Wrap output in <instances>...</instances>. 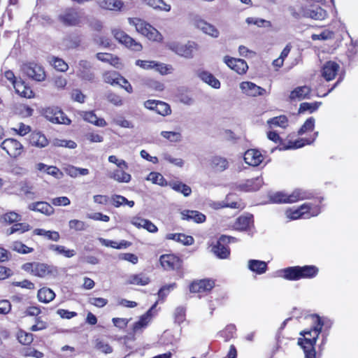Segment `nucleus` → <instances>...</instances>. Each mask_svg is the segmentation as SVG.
<instances>
[{
	"label": "nucleus",
	"mask_w": 358,
	"mask_h": 358,
	"mask_svg": "<svg viewBox=\"0 0 358 358\" xmlns=\"http://www.w3.org/2000/svg\"><path fill=\"white\" fill-rule=\"evenodd\" d=\"M313 320V327L310 330L301 331L300 335L303 338L298 339V345L303 350L304 358H316L315 345L324 325L322 319L319 316H314Z\"/></svg>",
	"instance_id": "obj_1"
},
{
	"label": "nucleus",
	"mask_w": 358,
	"mask_h": 358,
	"mask_svg": "<svg viewBox=\"0 0 358 358\" xmlns=\"http://www.w3.org/2000/svg\"><path fill=\"white\" fill-rule=\"evenodd\" d=\"M312 197L309 191L303 189H295L291 194H286L282 192H278L270 195L269 199L272 203H292L301 200L308 199Z\"/></svg>",
	"instance_id": "obj_2"
},
{
	"label": "nucleus",
	"mask_w": 358,
	"mask_h": 358,
	"mask_svg": "<svg viewBox=\"0 0 358 358\" xmlns=\"http://www.w3.org/2000/svg\"><path fill=\"white\" fill-rule=\"evenodd\" d=\"M321 212L320 207L317 204L305 203L297 208H289L285 211L286 217L290 220L309 219L318 215Z\"/></svg>",
	"instance_id": "obj_3"
},
{
	"label": "nucleus",
	"mask_w": 358,
	"mask_h": 358,
	"mask_svg": "<svg viewBox=\"0 0 358 358\" xmlns=\"http://www.w3.org/2000/svg\"><path fill=\"white\" fill-rule=\"evenodd\" d=\"M129 23L135 27L136 30L141 34L147 37L149 40L153 41H162V35L152 26L147 23L144 20L134 17L128 19Z\"/></svg>",
	"instance_id": "obj_4"
},
{
	"label": "nucleus",
	"mask_w": 358,
	"mask_h": 358,
	"mask_svg": "<svg viewBox=\"0 0 358 358\" xmlns=\"http://www.w3.org/2000/svg\"><path fill=\"white\" fill-rule=\"evenodd\" d=\"M75 73L83 80L91 83L94 81L95 74L92 70V64L87 60H80L76 65Z\"/></svg>",
	"instance_id": "obj_5"
},
{
	"label": "nucleus",
	"mask_w": 358,
	"mask_h": 358,
	"mask_svg": "<svg viewBox=\"0 0 358 358\" xmlns=\"http://www.w3.org/2000/svg\"><path fill=\"white\" fill-rule=\"evenodd\" d=\"M22 70L28 77L36 81H43L45 78L42 66L34 62L23 64Z\"/></svg>",
	"instance_id": "obj_6"
},
{
	"label": "nucleus",
	"mask_w": 358,
	"mask_h": 358,
	"mask_svg": "<svg viewBox=\"0 0 358 358\" xmlns=\"http://www.w3.org/2000/svg\"><path fill=\"white\" fill-rule=\"evenodd\" d=\"M113 34L117 41L132 50L138 52L142 50L141 44L136 41L123 31L120 29H113Z\"/></svg>",
	"instance_id": "obj_7"
},
{
	"label": "nucleus",
	"mask_w": 358,
	"mask_h": 358,
	"mask_svg": "<svg viewBox=\"0 0 358 358\" xmlns=\"http://www.w3.org/2000/svg\"><path fill=\"white\" fill-rule=\"evenodd\" d=\"M168 47L177 55L187 58H190L192 57V52L196 48V44L194 42L190 41L186 44L171 42L168 44Z\"/></svg>",
	"instance_id": "obj_8"
},
{
	"label": "nucleus",
	"mask_w": 358,
	"mask_h": 358,
	"mask_svg": "<svg viewBox=\"0 0 358 358\" xmlns=\"http://www.w3.org/2000/svg\"><path fill=\"white\" fill-rule=\"evenodd\" d=\"M1 148L13 158L19 157L22 151L23 146L18 141L14 138L5 139L1 144Z\"/></svg>",
	"instance_id": "obj_9"
},
{
	"label": "nucleus",
	"mask_w": 358,
	"mask_h": 358,
	"mask_svg": "<svg viewBox=\"0 0 358 358\" xmlns=\"http://www.w3.org/2000/svg\"><path fill=\"white\" fill-rule=\"evenodd\" d=\"M33 275L40 278L56 277L58 273L57 267L44 263L35 262Z\"/></svg>",
	"instance_id": "obj_10"
},
{
	"label": "nucleus",
	"mask_w": 358,
	"mask_h": 358,
	"mask_svg": "<svg viewBox=\"0 0 358 358\" xmlns=\"http://www.w3.org/2000/svg\"><path fill=\"white\" fill-rule=\"evenodd\" d=\"M215 286V282L210 279H201L193 281L189 285L192 293L206 294Z\"/></svg>",
	"instance_id": "obj_11"
},
{
	"label": "nucleus",
	"mask_w": 358,
	"mask_h": 358,
	"mask_svg": "<svg viewBox=\"0 0 358 358\" xmlns=\"http://www.w3.org/2000/svg\"><path fill=\"white\" fill-rule=\"evenodd\" d=\"M143 106L147 109L155 110L157 113L162 116L169 115L171 113L170 106L164 101L150 99L145 101Z\"/></svg>",
	"instance_id": "obj_12"
},
{
	"label": "nucleus",
	"mask_w": 358,
	"mask_h": 358,
	"mask_svg": "<svg viewBox=\"0 0 358 358\" xmlns=\"http://www.w3.org/2000/svg\"><path fill=\"white\" fill-rule=\"evenodd\" d=\"M229 238L226 235H222L212 247V252L219 259H227L230 255V250L226 245V241Z\"/></svg>",
	"instance_id": "obj_13"
},
{
	"label": "nucleus",
	"mask_w": 358,
	"mask_h": 358,
	"mask_svg": "<svg viewBox=\"0 0 358 358\" xmlns=\"http://www.w3.org/2000/svg\"><path fill=\"white\" fill-rule=\"evenodd\" d=\"M159 261L162 267L167 271L178 270L182 266L180 259L173 254L162 255Z\"/></svg>",
	"instance_id": "obj_14"
},
{
	"label": "nucleus",
	"mask_w": 358,
	"mask_h": 358,
	"mask_svg": "<svg viewBox=\"0 0 358 358\" xmlns=\"http://www.w3.org/2000/svg\"><path fill=\"white\" fill-rule=\"evenodd\" d=\"M46 118L56 124H69L71 123L70 119L58 108H48L45 110Z\"/></svg>",
	"instance_id": "obj_15"
},
{
	"label": "nucleus",
	"mask_w": 358,
	"mask_h": 358,
	"mask_svg": "<svg viewBox=\"0 0 358 358\" xmlns=\"http://www.w3.org/2000/svg\"><path fill=\"white\" fill-rule=\"evenodd\" d=\"M224 62L232 70L238 74H244L248 69V66L246 62L242 59H236L225 56L224 57Z\"/></svg>",
	"instance_id": "obj_16"
},
{
	"label": "nucleus",
	"mask_w": 358,
	"mask_h": 358,
	"mask_svg": "<svg viewBox=\"0 0 358 358\" xmlns=\"http://www.w3.org/2000/svg\"><path fill=\"white\" fill-rule=\"evenodd\" d=\"M155 303L145 314L141 315L136 322L133 325V332L134 334L141 333L145 329L152 320V311L156 307Z\"/></svg>",
	"instance_id": "obj_17"
},
{
	"label": "nucleus",
	"mask_w": 358,
	"mask_h": 358,
	"mask_svg": "<svg viewBox=\"0 0 358 358\" xmlns=\"http://www.w3.org/2000/svg\"><path fill=\"white\" fill-rule=\"evenodd\" d=\"M60 21L68 26H76L80 22V16L76 10L69 8L59 15Z\"/></svg>",
	"instance_id": "obj_18"
},
{
	"label": "nucleus",
	"mask_w": 358,
	"mask_h": 358,
	"mask_svg": "<svg viewBox=\"0 0 358 358\" xmlns=\"http://www.w3.org/2000/svg\"><path fill=\"white\" fill-rule=\"evenodd\" d=\"M264 159V155L259 150L256 149L248 150L244 155V161L250 166H257Z\"/></svg>",
	"instance_id": "obj_19"
},
{
	"label": "nucleus",
	"mask_w": 358,
	"mask_h": 358,
	"mask_svg": "<svg viewBox=\"0 0 358 358\" xmlns=\"http://www.w3.org/2000/svg\"><path fill=\"white\" fill-rule=\"evenodd\" d=\"M240 88L243 93L251 96L263 95L266 92L264 88L249 81L242 82L240 84Z\"/></svg>",
	"instance_id": "obj_20"
},
{
	"label": "nucleus",
	"mask_w": 358,
	"mask_h": 358,
	"mask_svg": "<svg viewBox=\"0 0 358 358\" xmlns=\"http://www.w3.org/2000/svg\"><path fill=\"white\" fill-rule=\"evenodd\" d=\"M303 16L316 20H322L327 16V11L319 6H310L303 10Z\"/></svg>",
	"instance_id": "obj_21"
},
{
	"label": "nucleus",
	"mask_w": 358,
	"mask_h": 358,
	"mask_svg": "<svg viewBox=\"0 0 358 358\" xmlns=\"http://www.w3.org/2000/svg\"><path fill=\"white\" fill-rule=\"evenodd\" d=\"M263 185V179L262 177H257L252 179H248L240 183L237 188L243 192H252L259 189Z\"/></svg>",
	"instance_id": "obj_22"
},
{
	"label": "nucleus",
	"mask_w": 358,
	"mask_h": 358,
	"mask_svg": "<svg viewBox=\"0 0 358 358\" xmlns=\"http://www.w3.org/2000/svg\"><path fill=\"white\" fill-rule=\"evenodd\" d=\"M194 25L203 33L213 37L217 38L220 35L218 29L213 24L204 21L202 19H195Z\"/></svg>",
	"instance_id": "obj_23"
},
{
	"label": "nucleus",
	"mask_w": 358,
	"mask_h": 358,
	"mask_svg": "<svg viewBox=\"0 0 358 358\" xmlns=\"http://www.w3.org/2000/svg\"><path fill=\"white\" fill-rule=\"evenodd\" d=\"M339 69L340 66L336 62L334 61L327 62L322 67V76L327 81L331 80L336 77Z\"/></svg>",
	"instance_id": "obj_24"
},
{
	"label": "nucleus",
	"mask_w": 358,
	"mask_h": 358,
	"mask_svg": "<svg viewBox=\"0 0 358 358\" xmlns=\"http://www.w3.org/2000/svg\"><path fill=\"white\" fill-rule=\"evenodd\" d=\"M318 135V132H315L314 134V138L311 140L308 138H300L294 141H289L287 144H283L282 147L279 148L280 150H292V149H297L303 147L306 145H310L313 143L316 137Z\"/></svg>",
	"instance_id": "obj_25"
},
{
	"label": "nucleus",
	"mask_w": 358,
	"mask_h": 358,
	"mask_svg": "<svg viewBox=\"0 0 358 358\" xmlns=\"http://www.w3.org/2000/svg\"><path fill=\"white\" fill-rule=\"evenodd\" d=\"M30 210L41 213L46 215H50L54 213V208L50 204L45 201H37L28 206Z\"/></svg>",
	"instance_id": "obj_26"
},
{
	"label": "nucleus",
	"mask_w": 358,
	"mask_h": 358,
	"mask_svg": "<svg viewBox=\"0 0 358 358\" xmlns=\"http://www.w3.org/2000/svg\"><path fill=\"white\" fill-rule=\"evenodd\" d=\"M252 215H243L238 217L234 224V228L238 231H246L250 229L253 222Z\"/></svg>",
	"instance_id": "obj_27"
},
{
	"label": "nucleus",
	"mask_w": 358,
	"mask_h": 358,
	"mask_svg": "<svg viewBox=\"0 0 358 358\" xmlns=\"http://www.w3.org/2000/svg\"><path fill=\"white\" fill-rule=\"evenodd\" d=\"M181 218L185 220L194 221L196 223H202L206 220V216L196 210H185L181 212Z\"/></svg>",
	"instance_id": "obj_28"
},
{
	"label": "nucleus",
	"mask_w": 358,
	"mask_h": 358,
	"mask_svg": "<svg viewBox=\"0 0 358 358\" xmlns=\"http://www.w3.org/2000/svg\"><path fill=\"white\" fill-rule=\"evenodd\" d=\"M98 5L103 9L120 11L124 3L121 0H96Z\"/></svg>",
	"instance_id": "obj_29"
},
{
	"label": "nucleus",
	"mask_w": 358,
	"mask_h": 358,
	"mask_svg": "<svg viewBox=\"0 0 358 358\" xmlns=\"http://www.w3.org/2000/svg\"><path fill=\"white\" fill-rule=\"evenodd\" d=\"M150 278L143 273L131 274L128 276L127 283L129 285L145 286L150 282Z\"/></svg>",
	"instance_id": "obj_30"
},
{
	"label": "nucleus",
	"mask_w": 358,
	"mask_h": 358,
	"mask_svg": "<svg viewBox=\"0 0 358 358\" xmlns=\"http://www.w3.org/2000/svg\"><path fill=\"white\" fill-rule=\"evenodd\" d=\"M29 140L31 145L38 148H45L48 144V141L45 136L41 132H32L29 136Z\"/></svg>",
	"instance_id": "obj_31"
},
{
	"label": "nucleus",
	"mask_w": 358,
	"mask_h": 358,
	"mask_svg": "<svg viewBox=\"0 0 358 358\" xmlns=\"http://www.w3.org/2000/svg\"><path fill=\"white\" fill-rule=\"evenodd\" d=\"M248 268L252 272L261 275L267 270V263L257 259H250L248 262Z\"/></svg>",
	"instance_id": "obj_32"
},
{
	"label": "nucleus",
	"mask_w": 358,
	"mask_h": 358,
	"mask_svg": "<svg viewBox=\"0 0 358 358\" xmlns=\"http://www.w3.org/2000/svg\"><path fill=\"white\" fill-rule=\"evenodd\" d=\"M13 87L17 94L24 98H31L33 96L31 89L27 86L24 81H13Z\"/></svg>",
	"instance_id": "obj_33"
},
{
	"label": "nucleus",
	"mask_w": 358,
	"mask_h": 358,
	"mask_svg": "<svg viewBox=\"0 0 358 358\" xmlns=\"http://www.w3.org/2000/svg\"><path fill=\"white\" fill-rule=\"evenodd\" d=\"M198 76L206 83L215 89L220 87V82L210 72L201 71L198 72Z\"/></svg>",
	"instance_id": "obj_34"
},
{
	"label": "nucleus",
	"mask_w": 358,
	"mask_h": 358,
	"mask_svg": "<svg viewBox=\"0 0 358 358\" xmlns=\"http://www.w3.org/2000/svg\"><path fill=\"white\" fill-rule=\"evenodd\" d=\"M299 280L301 278H313L318 273V268L313 265L299 266Z\"/></svg>",
	"instance_id": "obj_35"
},
{
	"label": "nucleus",
	"mask_w": 358,
	"mask_h": 358,
	"mask_svg": "<svg viewBox=\"0 0 358 358\" xmlns=\"http://www.w3.org/2000/svg\"><path fill=\"white\" fill-rule=\"evenodd\" d=\"M166 238L181 243L184 245H191L194 243L193 237L184 234H168L166 236Z\"/></svg>",
	"instance_id": "obj_36"
},
{
	"label": "nucleus",
	"mask_w": 358,
	"mask_h": 358,
	"mask_svg": "<svg viewBox=\"0 0 358 358\" xmlns=\"http://www.w3.org/2000/svg\"><path fill=\"white\" fill-rule=\"evenodd\" d=\"M83 119L96 127H103L107 125L106 120L103 118L98 117L93 111L85 112Z\"/></svg>",
	"instance_id": "obj_37"
},
{
	"label": "nucleus",
	"mask_w": 358,
	"mask_h": 358,
	"mask_svg": "<svg viewBox=\"0 0 358 358\" xmlns=\"http://www.w3.org/2000/svg\"><path fill=\"white\" fill-rule=\"evenodd\" d=\"M118 182L128 183L131 180V176L122 169L114 170L109 176Z\"/></svg>",
	"instance_id": "obj_38"
},
{
	"label": "nucleus",
	"mask_w": 358,
	"mask_h": 358,
	"mask_svg": "<svg viewBox=\"0 0 358 358\" xmlns=\"http://www.w3.org/2000/svg\"><path fill=\"white\" fill-rule=\"evenodd\" d=\"M310 92V89L308 86L298 87L291 92L289 98L292 100L303 99L307 98Z\"/></svg>",
	"instance_id": "obj_39"
},
{
	"label": "nucleus",
	"mask_w": 358,
	"mask_h": 358,
	"mask_svg": "<svg viewBox=\"0 0 358 358\" xmlns=\"http://www.w3.org/2000/svg\"><path fill=\"white\" fill-rule=\"evenodd\" d=\"M37 297L39 301L48 303L55 299V294L51 289L43 287L38 290Z\"/></svg>",
	"instance_id": "obj_40"
},
{
	"label": "nucleus",
	"mask_w": 358,
	"mask_h": 358,
	"mask_svg": "<svg viewBox=\"0 0 358 358\" xmlns=\"http://www.w3.org/2000/svg\"><path fill=\"white\" fill-rule=\"evenodd\" d=\"M168 185L176 192L182 194L185 196H188L192 193L191 187L180 181H172Z\"/></svg>",
	"instance_id": "obj_41"
},
{
	"label": "nucleus",
	"mask_w": 358,
	"mask_h": 358,
	"mask_svg": "<svg viewBox=\"0 0 358 358\" xmlns=\"http://www.w3.org/2000/svg\"><path fill=\"white\" fill-rule=\"evenodd\" d=\"M211 165L216 171H224L229 167V162L225 157L214 156L211 159Z\"/></svg>",
	"instance_id": "obj_42"
},
{
	"label": "nucleus",
	"mask_w": 358,
	"mask_h": 358,
	"mask_svg": "<svg viewBox=\"0 0 358 358\" xmlns=\"http://www.w3.org/2000/svg\"><path fill=\"white\" fill-rule=\"evenodd\" d=\"M96 57L99 60L103 62L109 63L116 68H118L119 64H120L119 58L110 53L99 52L96 54Z\"/></svg>",
	"instance_id": "obj_43"
},
{
	"label": "nucleus",
	"mask_w": 358,
	"mask_h": 358,
	"mask_svg": "<svg viewBox=\"0 0 358 358\" xmlns=\"http://www.w3.org/2000/svg\"><path fill=\"white\" fill-rule=\"evenodd\" d=\"M282 276L285 279L288 280H299V266H291L284 268L281 271Z\"/></svg>",
	"instance_id": "obj_44"
},
{
	"label": "nucleus",
	"mask_w": 358,
	"mask_h": 358,
	"mask_svg": "<svg viewBox=\"0 0 358 358\" xmlns=\"http://www.w3.org/2000/svg\"><path fill=\"white\" fill-rule=\"evenodd\" d=\"M49 249L55 252L57 255H63L67 258H71L76 255L74 250L66 249V247L63 245L52 244L49 246Z\"/></svg>",
	"instance_id": "obj_45"
},
{
	"label": "nucleus",
	"mask_w": 358,
	"mask_h": 358,
	"mask_svg": "<svg viewBox=\"0 0 358 358\" xmlns=\"http://www.w3.org/2000/svg\"><path fill=\"white\" fill-rule=\"evenodd\" d=\"M122 76L116 71H107L103 75L105 83L114 85H120V78Z\"/></svg>",
	"instance_id": "obj_46"
},
{
	"label": "nucleus",
	"mask_w": 358,
	"mask_h": 358,
	"mask_svg": "<svg viewBox=\"0 0 358 358\" xmlns=\"http://www.w3.org/2000/svg\"><path fill=\"white\" fill-rule=\"evenodd\" d=\"M267 124L272 127L286 128L288 126V119L285 115H280L268 120Z\"/></svg>",
	"instance_id": "obj_47"
},
{
	"label": "nucleus",
	"mask_w": 358,
	"mask_h": 358,
	"mask_svg": "<svg viewBox=\"0 0 358 358\" xmlns=\"http://www.w3.org/2000/svg\"><path fill=\"white\" fill-rule=\"evenodd\" d=\"M99 241L101 243V245L104 246L111 247L113 248L116 249L126 248L129 245H130V243L126 241H122L120 243H118L113 241L99 238Z\"/></svg>",
	"instance_id": "obj_48"
},
{
	"label": "nucleus",
	"mask_w": 358,
	"mask_h": 358,
	"mask_svg": "<svg viewBox=\"0 0 358 358\" xmlns=\"http://www.w3.org/2000/svg\"><path fill=\"white\" fill-rule=\"evenodd\" d=\"M146 180H150L152 183L159 185L162 187H165L169 185L164 176L161 173L157 172H151L148 176Z\"/></svg>",
	"instance_id": "obj_49"
},
{
	"label": "nucleus",
	"mask_w": 358,
	"mask_h": 358,
	"mask_svg": "<svg viewBox=\"0 0 358 358\" xmlns=\"http://www.w3.org/2000/svg\"><path fill=\"white\" fill-rule=\"evenodd\" d=\"M149 6L161 10L169 11L171 6L166 3L163 0H143Z\"/></svg>",
	"instance_id": "obj_50"
},
{
	"label": "nucleus",
	"mask_w": 358,
	"mask_h": 358,
	"mask_svg": "<svg viewBox=\"0 0 358 358\" xmlns=\"http://www.w3.org/2000/svg\"><path fill=\"white\" fill-rule=\"evenodd\" d=\"M31 229V226L25 222H19L13 224L9 229H8V234H13L15 233L22 234L28 231Z\"/></svg>",
	"instance_id": "obj_51"
},
{
	"label": "nucleus",
	"mask_w": 358,
	"mask_h": 358,
	"mask_svg": "<svg viewBox=\"0 0 358 358\" xmlns=\"http://www.w3.org/2000/svg\"><path fill=\"white\" fill-rule=\"evenodd\" d=\"M245 21L248 24H255L258 27L270 28L272 26L270 21L258 17H248Z\"/></svg>",
	"instance_id": "obj_52"
},
{
	"label": "nucleus",
	"mask_w": 358,
	"mask_h": 358,
	"mask_svg": "<svg viewBox=\"0 0 358 358\" xmlns=\"http://www.w3.org/2000/svg\"><path fill=\"white\" fill-rule=\"evenodd\" d=\"M11 248L21 254H28L33 252L34 249L29 248L20 241H15L12 243Z\"/></svg>",
	"instance_id": "obj_53"
},
{
	"label": "nucleus",
	"mask_w": 358,
	"mask_h": 358,
	"mask_svg": "<svg viewBox=\"0 0 358 358\" xmlns=\"http://www.w3.org/2000/svg\"><path fill=\"white\" fill-rule=\"evenodd\" d=\"M1 218L5 222L12 224L20 221L22 216L15 211H10L3 214Z\"/></svg>",
	"instance_id": "obj_54"
},
{
	"label": "nucleus",
	"mask_w": 358,
	"mask_h": 358,
	"mask_svg": "<svg viewBox=\"0 0 358 358\" xmlns=\"http://www.w3.org/2000/svg\"><path fill=\"white\" fill-rule=\"evenodd\" d=\"M161 136L166 138L171 142H179L181 141L182 136L180 132L176 131H163L161 132Z\"/></svg>",
	"instance_id": "obj_55"
},
{
	"label": "nucleus",
	"mask_w": 358,
	"mask_h": 358,
	"mask_svg": "<svg viewBox=\"0 0 358 358\" xmlns=\"http://www.w3.org/2000/svg\"><path fill=\"white\" fill-rule=\"evenodd\" d=\"M315 127V119L313 117L306 120L298 131L299 135H302L306 132L311 131Z\"/></svg>",
	"instance_id": "obj_56"
},
{
	"label": "nucleus",
	"mask_w": 358,
	"mask_h": 358,
	"mask_svg": "<svg viewBox=\"0 0 358 358\" xmlns=\"http://www.w3.org/2000/svg\"><path fill=\"white\" fill-rule=\"evenodd\" d=\"M50 62L57 71L61 72L66 71L69 68L68 64L63 59L57 57H52Z\"/></svg>",
	"instance_id": "obj_57"
},
{
	"label": "nucleus",
	"mask_w": 358,
	"mask_h": 358,
	"mask_svg": "<svg viewBox=\"0 0 358 358\" xmlns=\"http://www.w3.org/2000/svg\"><path fill=\"white\" fill-rule=\"evenodd\" d=\"M113 122L122 128L133 129L134 127V124L132 122L126 120L122 116H118L113 118Z\"/></svg>",
	"instance_id": "obj_58"
},
{
	"label": "nucleus",
	"mask_w": 358,
	"mask_h": 358,
	"mask_svg": "<svg viewBox=\"0 0 358 358\" xmlns=\"http://www.w3.org/2000/svg\"><path fill=\"white\" fill-rule=\"evenodd\" d=\"M17 340L23 345H29L34 340L33 334L31 333H27L24 331H20L17 334Z\"/></svg>",
	"instance_id": "obj_59"
},
{
	"label": "nucleus",
	"mask_w": 358,
	"mask_h": 358,
	"mask_svg": "<svg viewBox=\"0 0 358 358\" xmlns=\"http://www.w3.org/2000/svg\"><path fill=\"white\" fill-rule=\"evenodd\" d=\"M162 157L164 160L178 167H182L184 165V161L180 158H175L172 157L168 152H164L162 154Z\"/></svg>",
	"instance_id": "obj_60"
},
{
	"label": "nucleus",
	"mask_w": 358,
	"mask_h": 358,
	"mask_svg": "<svg viewBox=\"0 0 358 358\" xmlns=\"http://www.w3.org/2000/svg\"><path fill=\"white\" fill-rule=\"evenodd\" d=\"M106 99L108 102L115 106H121L123 105V100L121 96L110 92L106 94Z\"/></svg>",
	"instance_id": "obj_61"
},
{
	"label": "nucleus",
	"mask_w": 358,
	"mask_h": 358,
	"mask_svg": "<svg viewBox=\"0 0 358 358\" xmlns=\"http://www.w3.org/2000/svg\"><path fill=\"white\" fill-rule=\"evenodd\" d=\"M321 105L320 102H315V103H302L300 105L299 112L302 113L304 111L309 110L310 113L315 111L319 106Z\"/></svg>",
	"instance_id": "obj_62"
},
{
	"label": "nucleus",
	"mask_w": 358,
	"mask_h": 358,
	"mask_svg": "<svg viewBox=\"0 0 358 358\" xmlns=\"http://www.w3.org/2000/svg\"><path fill=\"white\" fill-rule=\"evenodd\" d=\"M69 228L76 231H84L87 228V224L83 221L79 220H71L69 222Z\"/></svg>",
	"instance_id": "obj_63"
},
{
	"label": "nucleus",
	"mask_w": 358,
	"mask_h": 358,
	"mask_svg": "<svg viewBox=\"0 0 358 358\" xmlns=\"http://www.w3.org/2000/svg\"><path fill=\"white\" fill-rule=\"evenodd\" d=\"M185 312L186 310L182 306H179L176 308L174 312L175 321L178 324H181L185 320Z\"/></svg>",
	"instance_id": "obj_64"
}]
</instances>
